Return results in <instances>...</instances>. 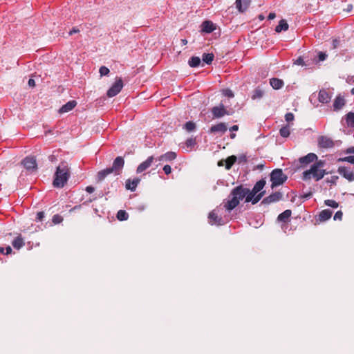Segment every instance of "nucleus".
Listing matches in <instances>:
<instances>
[{"label": "nucleus", "mask_w": 354, "mask_h": 354, "mask_svg": "<svg viewBox=\"0 0 354 354\" xmlns=\"http://www.w3.org/2000/svg\"><path fill=\"white\" fill-rule=\"evenodd\" d=\"M182 43L185 45L187 43V41L186 39H182Z\"/></svg>", "instance_id": "obj_63"}, {"label": "nucleus", "mask_w": 354, "mask_h": 354, "mask_svg": "<svg viewBox=\"0 0 354 354\" xmlns=\"http://www.w3.org/2000/svg\"><path fill=\"white\" fill-rule=\"evenodd\" d=\"M279 133L283 138H288L290 134L289 125H286L280 129Z\"/></svg>", "instance_id": "obj_34"}, {"label": "nucleus", "mask_w": 354, "mask_h": 354, "mask_svg": "<svg viewBox=\"0 0 354 354\" xmlns=\"http://www.w3.org/2000/svg\"><path fill=\"white\" fill-rule=\"evenodd\" d=\"M264 194H265V192H261L257 193L254 196L253 199L252 200L251 203L252 204H254V205L257 203L262 198V197L263 196Z\"/></svg>", "instance_id": "obj_39"}, {"label": "nucleus", "mask_w": 354, "mask_h": 354, "mask_svg": "<svg viewBox=\"0 0 354 354\" xmlns=\"http://www.w3.org/2000/svg\"><path fill=\"white\" fill-rule=\"evenodd\" d=\"M351 93H352L353 95H354V88H353L351 89Z\"/></svg>", "instance_id": "obj_64"}, {"label": "nucleus", "mask_w": 354, "mask_h": 354, "mask_svg": "<svg viewBox=\"0 0 354 354\" xmlns=\"http://www.w3.org/2000/svg\"><path fill=\"white\" fill-rule=\"evenodd\" d=\"M236 157L235 156H231L228 157L225 160V168L230 169L232 166L235 163Z\"/></svg>", "instance_id": "obj_35"}, {"label": "nucleus", "mask_w": 354, "mask_h": 354, "mask_svg": "<svg viewBox=\"0 0 354 354\" xmlns=\"http://www.w3.org/2000/svg\"><path fill=\"white\" fill-rule=\"evenodd\" d=\"M99 72L101 76H105L109 75L110 71L107 67L102 66L100 68Z\"/></svg>", "instance_id": "obj_44"}, {"label": "nucleus", "mask_w": 354, "mask_h": 354, "mask_svg": "<svg viewBox=\"0 0 354 354\" xmlns=\"http://www.w3.org/2000/svg\"><path fill=\"white\" fill-rule=\"evenodd\" d=\"M239 130V126L238 125H233L231 128H230V131H236Z\"/></svg>", "instance_id": "obj_59"}, {"label": "nucleus", "mask_w": 354, "mask_h": 354, "mask_svg": "<svg viewBox=\"0 0 354 354\" xmlns=\"http://www.w3.org/2000/svg\"><path fill=\"white\" fill-rule=\"evenodd\" d=\"M124 160L121 156H118L113 162L112 167H109L115 175H119L124 167Z\"/></svg>", "instance_id": "obj_7"}, {"label": "nucleus", "mask_w": 354, "mask_h": 354, "mask_svg": "<svg viewBox=\"0 0 354 354\" xmlns=\"http://www.w3.org/2000/svg\"><path fill=\"white\" fill-rule=\"evenodd\" d=\"M22 164L24 167L28 170L33 171L37 168L36 159L32 156H28L25 158L22 161Z\"/></svg>", "instance_id": "obj_12"}, {"label": "nucleus", "mask_w": 354, "mask_h": 354, "mask_svg": "<svg viewBox=\"0 0 354 354\" xmlns=\"http://www.w3.org/2000/svg\"><path fill=\"white\" fill-rule=\"evenodd\" d=\"M250 2V0H236V8L240 12H243L248 8Z\"/></svg>", "instance_id": "obj_17"}, {"label": "nucleus", "mask_w": 354, "mask_h": 354, "mask_svg": "<svg viewBox=\"0 0 354 354\" xmlns=\"http://www.w3.org/2000/svg\"><path fill=\"white\" fill-rule=\"evenodd\" d=\"M214 55L213 53H203L202 59L205 63L210 64L214 60Z\"/></svg>", "instance_id": "obj_32"}, {"label": "nucleus", "mask_w": 354, "mask_h": 354, "mask_svg": "<svg viewBox=\"0 0 354 354\" xmlns=\"http://www.w3.org/2000/svg\"><path fill=\"white\" fill-rule=\"evenodd\" d=\"M264 194H265V192H261L257 193L254 196L253 199L252 200L251 203L252 204H254V205L257 203L262 198V197L263 196Z\"/></svg>", "instance_id": "obj_41"}, {"label": "nucleus", "mask_w": 354, "mask_h": 354, "mask_svg": "<svg viewBox=\"0 0 354 354\" xmlns=\"http://www.w3.org/2000/svg\"><path fill=\"white\" fill-rule=\"evenodd\" d=\"M140 183V179L138 178H135L133 179H128L126 181L125 187L127 189H129L131 191H135L138 183Z\"/></svg>", "instance_id": "obj_22"}, {"label": "nucleus", "mask_w": 354, "mask_h": 354, "mask_svg": "<svg viewBox=\"0 0 354 354\" xmlns=\"http://www.w3.org/2000/svg\"><path fill=\"white\" fill-rule=\"evenodd\" d=\"M153 156H149L146 160L140 163L137 167L136 172L138 174L142 173L150 167L154 160H156Z\"/></svg>", "instance_id": "obj_10"}, {"label": "nucleus", "mask_w": 354, "mask_h": 354, "mask_svg": "<svg viewBox=\"0 0 354 354\" xmlns=\"http://www.w3.org/2000/svg\"><path fill=\"white\" fill-rule=\"evenodd\" d=\"M54 224H59L63 221V217L59 214H55L52 218Z\"/></svg>", "instance_id": "obj_43"}, {"label": "nucleus", "mask_w": 354, "mask_h": 354, "mask_svg": "<svg viewBox=\"0 0 354 354\" xmlns=\"http://www.w3.org/2000/svg\"><path fill=\"white\" fill-rule=\"evenodd\" d=\"M294 119H295V116H294L293 113H287L285 115V120L288 122H290L293 121Z\"/></svg>", "instance_id": "obj_47"}, {"label": "nucleus", "mask_w": 354, "mask_h": 354, "mask_svg": "<svg viewBox=\"0 0 354 354\" xmlns=\"http://www.w3.org/2000/svg\"><path fill=\"white\" fill-rule=\"evenodd\" d=\"M286 180L287 176L281 169H275L270 174L271 187L272 189L282 185Z\"/></svg>", "instance_id": "obj_4"}, {"label": "nucleus", "mask_w": 354, "mask_h": 354, "mask_svg": "<svg viewBox=\"0 0 354 354\" xmlns=\"http://www.w3.org/2000/svg\"><path fill=\"white\" fill-rule=\"evenodd\" d=\"M339 162H346L351 164H354V156H345L342 158H339L338 159Z\"/></svg>", "instance_id": "obj_38"}, {"label": "nucleus", "mask_w": 354, "mask_h": 354, "mask_svg": "<svg viewBox=\"0 0 354 354\" xmlns=\"http://www.w3.org/2000/svg\"><path fill=\"white\" fill-rule=\"evenodd\" d=\"M258 19H259L260 21H263V20H264L265 17H264V15H259L258 16Z\"/></svg>", "instance_id": "obj_60"}, {"label": "nucleus", "mask_w": 354, "mask_h": 354, "mask_svg": "<svg viewBox=\"0 0 354 354\" xmlns=\"http://www.w3.org/2000/svg\"><path fill=\"white\" fill-rule=\"evenodd\" d=\"M289 26L287 21L285 19H281L279 21V24L275 28V32L277 33L281 32V31L288 30Z\"/></svg>", "instance_id": "obj_26"}, {"label": "nucleus", "mask_w": 354, "mask_h": 354, "mask_svg": "<svg viewBox=\"0 0 354 354\" xmlns=\"http://www.w3.org/2000/svg\"><path fill=\"white\" fill-rule=\"evenodd\" d=\"M70 168L67 162H62L56 169L54 175L53 185L55 187L62 188L70 177Z\"/></svg>", "instance_id": "obj_2"}, {"label": "nucleus", "mask_w": 354, "mask_h": 354, "mask_svg": "<svg viewBox=\"0 0 354 354\" xmlns=\"http://www.w3.org/2000/svg\"><path fill=\"white\" fill-rule=\"evenodd\" d=\"M323 165L324 162L321 160L314 163L310 167V169L304 171L302 177L303 180H308L311 178H313L316 181L321 180L326 174V171L324 169H319Z\"/></svg>", "instance_id": "obj_3"}, {"label": "nucleus", "mask_w": 354, "mask_h": 354, "mask_svg": "<svg viewBox=\"0 0 354 354\" xmlns=\"http://www.w3.org/2000/svg\"><path fill=\"white\" fill-rule=\"evenodd\" d=\"M317 160V156L315 153H310L305 156L301 157L299 158V162L301 164L307 165L310 162H313Z\"/></svg>", "instance_id": "obj_19"}, {"label": "nucleus", "mask_w": 354, "mask_h": 354, "mask_svg": "<svg viewBox=\"0 0 354 354\" xmlns=\"http://www.w3.org/2000/svg\"><path fill=\"white\" fill-rule=\"evenodd\" d=\"M265 185L266 180L264 179H261L257 181L252 188L253 192L256 194L261 192V191L263 189Z\"/></svg>", "instance_id": "obj_29"}, {"label": "nucleus", "mask_w": 354, "mask_h": 354, "mask_svg": "<svg viewBox=\"0 0 354 354\" xmlns=\"http://www.w3.org/2000/svg\"><path fill=\"white\" fill-rule=\"evenodd\" d=\"M223 94L227 97H233L234 93L232 90L229 88L223 89L222 91Z\"/></svg>", "instance_id": "obj_46"}, {"label": "nucleus", "mask_w": 354, "mask_h": 354, "mask_svg": "<svg viewBox=\"0 0 354 354\" xmlns=\"http://www.w3.org/2000/svg\"><path fill=\"white\" fill-rule=\"evenodd\" d=\"M346 104L344 97L337 95L333 102V110L337 111L342 109Z\"/></svg>", "instance_id": "obj_18"}, {"label": "nucleus", "mask_w": 354, "mask_h": 354, "mask_svg": "<svg viewBox=\"0 0 354 354\" xmlns=\"http://www.w3.org/2000/svg\"><path fill=\"white\" fill-rule=\"evenodd\" d=\"M324 203L326 205H327L328 207H331L333 208H337L339 206L338 203L334 200H330V199L326 200Z\"/></svg>", "instance_id": "obj_42"}, {"label": "nucleus", "mask_w": 354, "mask_h": 354, "mask_svg": "<svg viewBox=\"0 0 354 354\" xmlns=\"http://www.w3.org/2000/svg\"><path fill=\"white\" fill-rule=\"evenodd\" d=\"M264 194H265V192H261L257 193L254 196L253 199L252 200L251 203L252 204H254V205L257 203L262 198V197L263 196Z\"/></svg>", "instance_id": "obj_40"}, {"label": "nucleus", "mask_w": 354, "mask_h": 354, "mask_svg": "<svg viewBox=\"0 0 354 354\" xmlns=\"http://www.w3.org/2000/svg\"><path fill=\"white\" fill-rule=\"evenodd\" d=\"M183 129L188 132H191L196 129V124L194 122L189 121L185 124Z\"/></svg>", "instance_id": "obj_36"}, {"label": "nucleus", "mask_w": 354, "mask_h": 354, "mask_svg": "<svg viewBox=\"0 0 354 354\" xmlns=\"http://www.w3.org/2000/svg\"><path fill=\"white\" fill-rule=\"evenodd\" d=\"M218 209H214L209 212L208 216V221L211 225H222L225 223V221L218 215Z\"/></svg>", "instance_id": "obj_8"}, {"label": "nucleus", "mask_w": 354, "mask_h": 354, "mask_svg": "<svg viewBox=\"0 0 354 354\" xmlns=\"http://www.w3.org/2000/svg\"><path fill=\"white\" fill-rule=\"evenodd\" d=\"M44 218V212H39L37 214L36 220L37 221H41Z\"/></svg>", "instance_id": "obj_50"}, {"label": "nucleus", "mask_w": 354, "mask_h": 354, "mask_svg": "<svg viewBox=\"0 0 354 354\" xmlns=\"http://www.w3.org/2000/svg\"><path fill=\"white\" fill-rule=\"evenodd\" d=\"M24 244V241L21 235L17 236L12 242V246L17 250H19Z\"/></svg>", "instance_id": "obj_27"}, {"label": "nucleus", "mask_w": 354, "mask_h": 354, "mask_svg": "<svg viewBox=\"0 0 354 354\" xmlns=\"http://www.w3.org/2000/svg\"><path fill=\"white\" fill-rule=\"evenodd\" d=\"M333 212L328 209L322 210L318 216V221L319 222H324L330 219L332 216Z\"/></svg>", "instance_id": "obj_21"}, {"label": "nucleus", "mask_w": 354, "mask_h": 354, "mask_svg": "<svg viewBox=\"0 0 354 354\" xmlns=\"http://www.w3.org/2000/svg\"><path fill=\"white\" fill-rule=\"evenodd\" d=\"M185 144L187 148L192 149L196 145V140L194 138L187 139Z\"/></svg>", "instance_id": "obj_45"}, {"label": "nucleus", "mask_w": 354, "mask_h": 354, "mask_svg": "<svg viewBox=\"0 0 354 354\" xmlns=\"http://www.w3.org/2000/svg\"><path fill=\"white\" fill-rule=\"evenodd\" d=\"M326 54L322 52H319L318 54V57L319 61H324L326 58Z\"/></svg>", "instance_id": "obj_52"}, {"label": "nucleus", "mask_w": 354, "mask_h": 354, "mask_svg": "<svg viewBox=\"0 0 354 354\" xmlns=\"http://www.w3.org/2000/svg\"><path fill=\"white\" fill-rule=\"evenodd\" d=\"M257 194L253 190H250L240 185L234 187L228 198L223 201V205L225 209L229 212L234 209L239 204L240 201L245 198V202H251Z\"/></svg>", "instance_id": "obj_1"}, {"label": "nucleus", "mask_w": 354, "mask_h": 354, "mask_svg": "<svg viewBox=\"0 0 354 354\" xmlns=\"http://www.w3.org/2000/svg\"><path fill=\"white\" fill-rule=\"evenodd\" d=\"M342 216H343V213L342 212V211H337L335 215H334V220H339V221H341L342 219Z\"/></svg>", "instance_id": "obj_49"}, {"label": "nucleus", "mask_w": 354, "mask_h": 354, "mask_svg": "<svg viewBox=\"0 0 354 354\" xmlns=\"http://www.w3.org/2000/svg\"><path fill=\"white\" fill-rule=\"evenodd\" d=\"M77 105V102L75 100H71L68 102L66 104L63 105L59 110V113H64L71 111L73 110Z\"/></svg>", "instance_id": "obj_20"}, {"label": "nucleus", "mask_w": 354, "mask_h": 354, "mask_svg": "<svg viewBox=\"0 0 354 354\" xmlns=\"http://www.w3.org/2000/svg\"><path fill=\"white\" fill-rule=\"evenodd\" d=\"M188 63L191 67H197L201 64V59L198 57L194 56L189 59Z\"/></svg>", "instance_id": "obj_33"}, {"label": "nucleus", "mask_w": 354, "mask_h": 354, "mask_svg": "<svg viewBox=\"0 0 354 354\" xmlns=\"http://www.w3.org/2000/svg\"><path fill=\"white\" fill-rule=\"evenodd\" d=\"M211 112L215 118H221L224 115L229 114L225 107L222 104L212 107Z\"/></svg>", "instance_id": "obj_9"}, {"label": "nucleus", "mask_w": 354, "mask_h": 354, "mask_svg": "<svg viewBox=\"0 0 354 354\" xmlns=\"http://www.w3.org/2000/svg\"><path fill=\"white\" fill-rule=\"evenodd\" d=\"M0 252H1V254H5V253H6V252H5V248H3V247H0Z\"/></svg>", "instance_id": "obj_61"}, {"label": "nucleus", "mask_w": 354, "mask_h": 354, "mask_svg": "<svg viewBox=\"0 0 354 354\" xmlns=\"http://www.w3.org/2000/svg\"><path fill=\"white\" fill-rule=\"evenodd\" d=\"M318 145L321 148H331L334 146V142L326 136H320L318 138Z\"/></svg>", "instance_id": "obj_14"}, {"label": "nucleus", "mask_w": 354, "mask_h": 354, "mask_svg": "<svg viewBox=\"0 0 354 354\" xmlns=\"http://www.w3.org/2000/svg\"><path fill=\"white\" fill-rule=\"evenodd\" d=\"M281 198H282V194L281 192H274V193L271 194L268 197L264 198L261 201V204L269 205L270 203H275V202L280 201L281 199Z\"/></svg>", "instance_id": "obj_11"}, {"label": "nucleus", "mask_w": 354, "mask_h": 354, "mask_svg": "<svg viewBox=\"0 0 354 354\" xmlns=\"http://www.w3.org/2000/svg\"><path fill=\"white\" fill-rule=\"evenodd\" d=\"M344 152V153H354V146L347 148Z\"/></svg>", "instance_id": "obj_53"}, {"label": "nucleus", "mask_w": 354, "mask_h": 354, "mask_svg": "<svg viewBox=\"0 0 354 354\" xmlns=\"http://www.w3.org/2000/svg\"><path fill=\"white\" fill-rule=\"evenodd\" d=\"M227 129V125L225 124V123L220 122L215 125H212L210 127L209 132L210 133H220L221 134H223L224 133H225Z\"/></svg>", "instance_id": "obj_15"}, {"label": "nucleus", "mask_w": 354, "mask_h": 354, "mask_svg": "<svg viewBox=\"0 0 354 354\" xmlns=\"http://www.w3.org/2000/svg\"><path fill=\"white\" fill-rule=\"evenodd\" d=\"M276 17V14L274 12H270L268 16V19L269 20H272V19H274V18Z\"/></svg>", "instance_id": "obj_56"}, {"label": "nucleus", "mask_w": 354, "mask_h": 354, "mask_svg": "<svg viewBox=\"0 0 354 354\" xmlns=\"http://www.w3.org/2000/svg\"><path fill=\"white\" fill-rule=\"evenodd\" d=\"M163 171L165 174L168 175L171 172V168L169 165H166L163 167Z\"/></svg>", "instance_id": "obj_51"}, {"label": "nucleus", "mask_w": 354, "mask_h": 354, "mask_svg": "<svg viewBox=\"0 0 354 354\" xmlns=\"http://www.w3.org/2000/svg\"><path fill=\"white\" fill-rule=\"evenodd\" d=\"M28 84L29 85V86L30 87H34L35 86V82L33 79H29L28 82Z\"/></svg>", "instance_id": "obj_55"}, {"label": "nucleus", "mask_w": 354, "mask_h": 354, "mask_svg": "<svg viewBox=\"0 0 354 354\" xmlns=\"http://www.w3.org/2000/svg\"><path fill=\"white\" fill-rule=\"evenodd\" d=\"M176 153L175 152H173V151H168L161 156H160L159 157H158L156 159V161H161V160H167V161H171V160H174V159H176Z\"/></svg>", "instance_id": "obj_23"}, {"label": "nucleus", "mask_w": 354, "mask_h": 354, "mask_svg": "<svg viewBox=\"0 0 354 354\" xmlns=\"http://www.w3.org/2000/svg\"><path fill=\"white\" fill-rule=\"evenodd\" d=\"M235 137H236V134H235L234 133H231V134H230V138H231L232 139L235 138Z\"/></svg>", "instance_id": "obj_62"}, {"label": "nucleus", "mask_w": 354, "mask_h": 354, "mask_svg": "<svg viewBox=\"0 0 354 354\" xmlns=\"http://www.w3.org/2000/svg\"><path fill=\"white\" fill-rule=\"evenodd\" d=\"M346 124L348 127H354V113L349 112L345 115Z\"/></svg>", "instance_id": "obj_30"}, {"label": "nucleus", "mask_w": 354, "mask_h": 354, "mask_svg": "<svg viewBox=\"0 0 354 354\" xmlns=\"http://www.w3.org/2000/svg\"><path fill=\"white\" fill-rule=\"evenodd\" d=\"M337 172L349 182L354 181V170L349 167L340 166Z\"/></svg>", "instance_id": "obj_6"}, {"label": "nucleus", "mask_w": 354, "mask_h": 354, "mask_svg": "<svg viewBox=\"0 0 354 354\" xmlns=\"http://www.w3.org/2000/svg\"><path fill=\"white\" fill-rule=\"evenodd\" d=\"M337 180H338V176H333L330 178H327V182L332 185H335Z\"/></svg>", "instance_id": "obj_48"}, {"label": "nucleus", "mask_w": 354, "mask_h": 354, "mask_svg": "<svg viewBox=\"0 0 354 354\" xmlns=\"http://www.w3.org/2000/svg\"><path fill=\"white\" fill-rule=\"evenodd\" d=\"M270 86L275 90H279L284 86V82L282 80L273 77L270 79Z\"/></svg>", "instance_id": "obj_24"}, {"label": "nucleus", "mask_w": 354, "mask_h": 354, "mask_svg": "<svg viewBox=\"0 0 354 354\" xmlns=\"http://www.w3.org/2000/svg\"><path fill=\"white\" fill-rule=\"evenodd\" d=\"M129 218L128 214L124 210H119L117 213V218L120 221H126Z\"/></svg>", "instance_id": "obj_37"}, {"label": "nucleus", "mask_w": 354, "mask_h": 354, "mask_svg": "<svg viewBox=\"0 0 354 354\" xmlns=\"http://www.w3.org/2000/svg\"><path fill=\"white\" fill-rule=\"evenodd\" d=\"M113 174L110 168H106L97 173V177L99 181L103 180L108 175Z\"/></svg>", "instance_id": "obj_28"}, {"label": "nucleus", "mask_w": 354, "mask_h": 354, "mask_svg": "<svg viewBox=\"0 0 354 354\" xmlns=\"http://www.w3.org/2000/svg\"><path fill=\"white\" fill-rule=\"evenodd\" d=\"M296 64L298 65H304V59L301 57H299L296 61Z\"/></svg>", "instance_id": "obj_57"}, {"label": "nucleus", "mask_w": 354, "mask_h": 354, "mask_svg": "<svg viewBox=\"0 0 354 354\" xmlns=\"http://www.w3.org/2000/svg\"><path fill=\"white\" fill-rule=\"evenodd\" d=\"M5 254H9L12 252V248L10 246H7L6 248H5Z\"/></svg>", "instance_id": "obj_58"}, {"label": "nucleus", "mask_w": 354, "mask_h": 354, "mask_svg": "<svg viewBox=\"0 0 354 354\" xmlns=\"http://www.w3.org/2000/svg\"><path fill=\"white\" fill-rule=\"evenodd\" d=\"M123 88V82L121 77H116L115 82L107 91L106 95L109 97L117 95Z\"/></svg>", "instance_id": "obj_5"}, {"label": "nucleus", "mask_w": 354, "mask_h": 354, "mask_svg": "<svg viewBox=\"0 0 354 354\" xmlns=\"http://www.w3.org/2000/svg\"><path fill=\"white\" fill-rule=\"evenodd\" d=\"M216 30L215 24L211 21H205L201 24V31L205 33H211Z\"/></svg>", "instance_id": "obj_16"}, {"label": "nucleus", "mask_w": 354, "mask_h": 354, "mask_svg": "<svg viewBox=\"0 0 354 354\" xmlns=\"http://www.w3.org/2000/svg\"><path fill=\"white\" fill-rule=\"evenodd\" d=\"M94 190H95V189H94V187H92V186H87V187H86V191L88 193H89V194L93 193V192H94Z\"/></svg>", "instance_id": "obj_54"}, {"label": "nucleus", "mask_w": 354, "mask_h": 354, "mask_svg": "<svg viewBox=\"0 0 354 354\" xmlns=\"http://www.w3.org/2000/svg\"><path fill=\"white\" fill-rule=\"evenodd\" d=\"M291 210L286 209L278 216L277 219L280 222L286 223L288 221L290 217L291 216Z\"/></svg>", "instance_id": "obj_25"}, {"label": "nucleus", "mask_w": 354, "mask_h": 354, "mask_svg": "<svg viewBox=\"0 0 354 354\" xmlns=\"http://www.w3.org/2000/svg\"><path fill=\"white\" fill-rule=\"evenodd\" d=\"M332 97V93L326 90L321 89L318 93V100L322 104L328 103Z\"/></svg>", "instance_id": "obj_13"}, {"label": "nucleus", "mask_w": 354, "mask_h": 354, "mask_svg": "<svg viewBox=\"0 0 354 354\" xmlns=\"http://www.w3.org/2000/svg\"><path fill=\"white\" fill-rule=\"evenodd\" d=\"M263 94L264 92L262 89L260 88H257L253 91L251 97L252 100L260 99L263 96Z\"/></svg>", "instance_id": "obj_31"}]
</instances>
